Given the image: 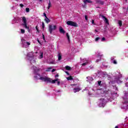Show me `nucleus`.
<instances>
[{"label":"nucleus","mask_w":128,"mask_h":128,"mask_svg":"<svg viewBox=\"0 0 128 128\" xmlns=\"http://www.w3.org/2000/svg\"><path fill=\"white\" fill-rule=\"evenodd\" d=\"M34 78L36 80H40L42 82H50V79L48 77H43L40 76V74H36V76H34Z\"/></svg>","instance_id":"obj_1"},{"label":"nucleus","mask_w":128,"mask_h":128,"mask_svg":"<svg viewBox=\"0 0 128 128\" xmlns=\"http://www.w3.org/2000/svg\"><path fill=\"white\" fill-rule=\"evenodd\" d=\"M56 30V26L53 24L48 25V32H50V34H52L53 30Z\"/></svg>","instance_id":"obj_2"},{"label":"nucleus","mask_w":128,"mask_h":128,"mask_svg":"<svg viewBox=\"0 0 128 128\" xmlns=\"http://www.w3.org/2000/svg\"><path fill=\"white\" fill-rule=\"evenodd\" d=\"M99 106L100 108H104L106 104V100L104 98H101L99 100Z\"/></svg>","instance_id":"obj_3"},{"label":"nucleus","mask_w":128,"mask_h":128,"mask_svg":"<svg viewBox=\"0 0 128 128\" xmlns=\"http://www.w3.org/2000/svg\"><path fill=\"white\" fill-rule=\"evenodd\" d=\"M22 20L23 22L22 26H24L26 30H30V27L28 26V24L26 23V18L24 16L22 17Z\"/></svg>","instance_id":"obj_4"},{"label":"nucleus","mask_w":128,"mask_h":128,"mask_svg":"<svg viewBox=\"0 0 128 128\" xmlns=\"http://www.w3.org/2000/svg\"><path fill=\"white\" fill-rule=\"evenodd\" d=\"M66 24H68V26H75V27L78 26V25L76 24V22L71 21V20L68 21L66 22Z\"/></svg>","instance_id":"obj_5"},{"label":"nucleus","mask_w":128,"mask_h":128,"mask_svg":"<svg viewBox=\"0 0 128 128\" xmlns=\"http://www.w3.org/2000/svg\"><path fill=\"white\" fill-rule=\"evenodd\" d=\"M32 68H33L34 74H36L40 70V68H37L36 66H33Z\"/></svg>","instance_id":"obj_6"},{"label":"nucleus","mask_w":128,"mask_h":128,"mask_svg":"<svg viewBox=\"0 0 128 128\" xmlns=\"http://www.w3.org/2000/svg\"><path fill=\"white\" fill-rule=\"evenodd\" d=\"M48 78L50 79V81H44L45 82H50V84H56V82H58V78H56L54 80H52V78Z\"/></svg>","instance_id":"obj_7"},{"label":"nucleus","mask_w":128,"mask_h":128,"mask_svg":"<svg viewBox=\"0 0 128 128\" xmlns=\"http://www.w3.org/2000/svg\"><path fill=\"white\" fill-rule=\"evenodd\" d=\"M100 16H101V18H102L104 19V22H106V24H109L108 20V18H106V16L104 15L100 14Z\"/></svg>","instance_id":"obj_8"},{"label":"nucleus","mask_w":128,"mask_h":128,"mask_svg":"<svg viewBox=\"0 0 128 128\" xmlns=\"http://www.w3.org/2000/svg\"><path fill=\"white\" fill-rule=\"evenodd\" d=\"M74 92H80V90H82V88H80L79 86L77 88H75L73 89Z\"/></svg>","instance_id":"obj_9"},{"label":"nucleus","mask_w":128,"mask_h":128,"mask_svg":"<svg viewBox=\"0 0 128 128\" xmlns=\"http://www.w3.org/2000/svg\"><path fill=\"white\" fill-rule=\"evenodd\" d=\"M59 32L60 34H66V31L64 30V28H62V26L59 27Z\"/></svg>","instance_id":"obj_10"},{"label":"nucleus","mask_w":128,"mask_h":128,"mask_svg":"<svg viewBox=\"0 0 128 128\" xmlns=\"http://www.w3.org/2000/svg\"><path fill=\"white\" fill-rule=\"evenodd\" d=\"M96 4H102V6H104V2L100 0H96Z\"/></svg>","instance_id":"obj_11"},{"label":"nucleus","mask_w":128,"mask_h":128,"mask_svg":"<svg viewBox=\"0 0 128 128\" xmlns=\"http://www.w3.org/2000/svg\"><path fill=\"white\" fill-rule=\"evenodd\" d=\"M123 104L124 105V106H128V99H126V100H124V102H123Z\"/></svg>","instance_id":"obj_12"},{"label":"nucleus","mask_w":128,"mask_h":128,"mask_svg":"<svg viewBox=\"0 0 128 128\" xmlns=\"http://www.w3.org/2000/svg\"><path fill=\"white\" fill-rule=\"evenodd\" d=\"M44 20L47 24H48V22H50V20L48 17L46 18Z\"/></svg>","instance_id":"obj_13"},{"label":"nucleus","mask_w":128,"mask_h":128,"mask_svg":"<svg viewBox=\"0 0 128 128\" xmlns=\"http://www.w3.org/2000/svg\"><path fill=\"white\" fill-rule=\"evenodd\" d=\"M52 6V2H50V0H49V2L48 4V10H50Z\"/></svg>","instance_id":"obj_14"},{"label":"nucleus","mask_w":128,"mask_h":128,"mask_svg":"<svg viewBox=\"0 0 128 128\" xmlns=\"http://www.w3.org/2000/svg\"><path fill=\"white\" fill-rule=\"evenodd\" d=\"M66 80H72L74 78H72V76H70L66 78Z\"/></svg>","instance_id":"obj_15"},{"label":"nucleus","mask_w":128,"mask_h":128,"mask_svg":"<svg viewBox=\"0 0 128 128\" xmlns=\"http://www.w3.org/2000/svg\"><path fill=\"white\" fill-rule=\"evenodd\" d=\"M65 68L66 70H72V67H70L68 66H66Z\"/></svg>","instance_id":"obj_16"},{"label":"nucleus","mask_w":128,"mask_h":128,"mask_svg":"<svg viewBox=\"0 0 128 128\" xmlns=\"http://www.w3.org/2000/svg\"><path fill=\"white\" fill-rule=\"evenodd\" d=\"M84 4H86V2H88V4H92V2L90 1V0H85L84 1Z\"/></svg>","instance_id":"obj_17"},{"label":"nucleus","mask_w":128,"mask_h":128,"mask_svg":"<svg viewBox=\"0 0 128 128\" xmlns=\"http://www.w3.org/2000/svg\"><path fill=\"white\" fill-rule=\"evenodd\" d=\"M118 24L120 26H122V21L120 20H118Z\"/></svg>","instance_id":"obj_18"},{"label":"nucleus","mask_w":128,"mask_h":128,"mask_svg":"<svg viewBox=\"0 0 128 128\" xmlns=\"http://www.w3.org/2000/svg\"><path fill=\"white\" fill-rule=\"evenodd\" d=\"M58 60H62V54L60 53L58 54Z\"/></svg>","instance_id":"obj_19"},{"label":"nucleus","mask_w":128,"mask_h":128,"mask_svg":"<svg viewBox=\"0 0 128 128\" xmlns=\"http://www.w3.org/2000/svg\"><path fill=\"white\" fill-rule=\"evenodd\" d=\"M52 67H49L47 68V69L46 70V72H50V70H52Z\"/></svg>","instance_id":"obj_20"},{"label":"nucleus","mask_w":128,"mask_h":128,"mask_svg":"<svg viewBox=\"0 0 128 128\" xmlns=\"http://www.w3.org/2000/svg\"><path fill=\"white\" fill-rule=\"evenodd\" d=\"M66 36H67V38L68 40V42H70V35H68V33L66 34Z\"/></svg>","instance_id":"obj_21"},{"label":"nucleus","mask_w":128,"mask_h":128,"mask_svg":"<svg viewBox=\"0 0 128 128\" xmlns=\"http://www.w3.org/2000/svg\"><path fill=\"white\" fill-rule=\"evenodd\" d=\"M40 58H44V53L42 52L40 53Z\"/></svg>","instance_id":"obj_22"},{"label":"nucleus","mask_w":128,"mask_h":128,"mask_svg":"<svg viewBox=\"0 0 128 128\" xmlns=\"http://www.w3.org/2000/svg\"><path fill=\"white\" fill-rule=\"evenodd\" d=\"M26 12H30V8H26Z\"/></svg>","instance_id":"obj_23"},{"label":"nucleus","mask_w":128,"mask_h":128,"mask_svg":"<svg viewBox=\"0 0 128 128\" xmlns=\"http://www.w3.org/2000/svg\"><path fill=\"white\" fill-rule=\"evenodd\" d=\"M21 32L22 34H24L26 32V30H24V29H21Z\"/></svg>","instance_id":"obj_24"},{"label":"nucleus","mask_w":128,"mask_h":128,"mask_svg":"<svg viewBox=\"0 0 128 128\" xmlns=\"http://www.w3.org/2000/svg\"><path fill=\"white\" fill-rule=\"evenodd\" d=\"M102 84V80L98 81V86H101Z\"/></svg>","instance_id":"obj_25"},{"label":"nucleus","mask_w":128,"mask_h":128,"mask_svg":"<svg viewBox=\"0 0 128 128\" xmlns=\"http://www.w3.org/2000/svg\"><path fill=\"white\" fill-rule=\"evenodd\" d=\"M44 22H42V28H44Z\"/></svg>","instance_id":"obj_26"},{"label":"nucleus","mask_w":128,"mask_h":128,"mask_svg":"<svg viewBox=\"0 0 128 128\" xmlns=\"http://www.w3.org/2000/svg\"><path fill=\"white\" fill-rule=\"evenodd\" d=\"M99 40H100V38H96L95 40L96 42H98Z\"/></svg>","instance_id":"obj_27"},{"label":"nucleus","mask_w":128,"mask_h":128,"mask_svg":"<svg viewBox=\"0 0 128 128\" xmlns=\"http://www.w3.org/2000/svg\"><path fill=\"white\" fill-rule=\"evenodd\" d=\"M113 64H118V62H116V60H114Z\"/></svg>","instance_id":"obj_28"},{"label":"nucleus","mask_w":128,"mask_h":128,"mask_svg":"<svg viewBox=\"0 0 128 128\" xmlns=\"http://www.w3.org/2000/svg\"><path fill=\"white\" fill-rule=\"evenodd\" d=\"M36 30H37L38 32H40V30H38V26H36Z\"/></svg>","instance_id":"obj_29"},{"label":"nucleus","mask_w":128,"mask_h":128,"mask_svg":"<svg viewBox=\"0 0 128 128\" xmlns=\"http://www.w3.org/2000/svg\"><path fill=\"white\" fill-rule=\"evenodd\" d=\"M37 41H38V44H40L42 46V42H40V41L38 38L37 39Z\"/></svg>","instance_id":"obj_30"},{"label":"nucleus","mask_w":128,"mask_h":128,"mask_svg":"<svg viewBox=\"0 0 128 128\" xmlns=\"http://www.w3.org/2000/svg\"><path fill=\"white\" fill-rule=\"evenodd\" d=\"M20 8H24V4H20Z\"/></svg>","instance_id":"obj_31"},{"label":"nucleus","mask_w":128,"mask_h":128,"mask_svg":"<svg viewBox=\"0 0 128 128\" xmlns=\"http://www.w3.org/2000/svg\"><path fill=\"white\" fill-rule=\"evenodd\" d=\"M42 38H43L44 40H46V38H44V34H42Z\"/></svg>","instance_id":"obj_32"},{"label":"nucleus","mask_w":128,"mask_h":128,"mask_svg":"<svg viewBox=\"0 0 128 128\" xmlns=\"http://www.w3.org/2000/svg\"><path fill=\"white\" fill-rule=\"evenodd\" d=\"M102 42H104V40H106V38H104V37H103L102 38Z\"/></svg>","instance_id":"obj_33"},{"label":"nucleus","mask_w":128,"mask_h":128,"mask_svg":"<svg viewBox=\"0 0 128 128\" xmlns=\"http://www.w3.org/2000/svg\"><path fill=\"white\" fill-rule=\"evenodd\" d=\"M43 14H44V16H45V18H48V16H46V14L45 12H44Z\"/></svg>","instance_id":"obj_34"},{"label":"nucleus","mask_w":128,"mask_h":128,"mask_svg":"<svg viewBox=\"0 0 128 128\" xmlns=\"http://www.w3.org/2000/svg\"><path fill=\"white\" fill-rule=\"evenodd\" d=\"M85 20H88V16L86 15L85 16Z\"/></svg>","instance_id":"obj_35"},{"label":"nucleus","mask_w":128,"mask_h":128,"mask_svg":"<svg viewBox=\"0 0 128 128\" xmlns=\"http://www.w3.org/2000/svg\"><path fill=\"white\" fill-rule=\"evenodd\" d=\"M65 72H66V74H68V76H70V73H68V71H66Z\"/></svg>","instance_id":"obj_36"},{"label":"nucleus","mask_w":128,"mask_h":128,"mask_svg":"<svg viewBox=\"0 0 128 128\" xmlns=\"http://www.w3.org/2000/svg\"><path fill=\"white\" fill-rule=\"evenodd\" d=\"M100 60H101V59H100V60L98 59V60H96V62H100Z\"/></svg>","instance_id":"obj_37"},{"label":"nucleus","mask_w":128,"mask_h":128,"mask_svg":"<svg viewBox=\"0 0 128 128\" xmlns=\"http://www.w3.org/2000/svg\"><path fill=\"white\" fill-rule=\"evenodd\" d=\"M26 44H27L28 46H30V43L29 42H26Z\"/></svg>","instance_id":"obj_38"},{"label":"nucleus","mask_w":128,"mask_h":128,"mask_svg":"<svg viewBox=\"0 0 128 128\" xmlns=\"http://www.w3.org/2000/svg\"><path fill=\"white\" fill-rule=\"evenodd\" d=\"M56 72V69H52V72Z\"/></svg>","instance_id":"obj_39"},{"label":"nucleus","mask_w":128,"mask_h":128,"mask_svg":"<svg viewBox=\"0 0 128 128\" xmlns=\"http://www.w3.org/2000/svg\"><path fill=\"white\" fill-rule=\"evenodd\" d=\"M59 76H58V74H56V76H55V78H58Z\"/></svg>","instance_id":"obj_40"},{"label":"nucleus","mask_w":128,"mask_h":128,"mask_svg":"<svg viewBox=\"0 0 128 128\" xmlns=\"http://www.w3.org/2000/svg\"><path fill=\"white\" fill-rule=\"evenodd\" d=\"M92 24H94V20H92Z\"/></svg>","instance_id":"obj_41"},{"label":"nucleus","mask_w":128,"mask_h":128,"mask_svg":"<svg viewBox=\"0 0 128 128\" xmlns=\"http://www.w3.org/2000/svg\"><path fill=\"white\" fill-rule=\"evenodd\" d=\"M86 63L82 64V66H86Z\"/></svg>","instance_id":"obj_42"},{"label":"nucleus","mask_w":128,"mask_h":128,"mask_svg":"<svg viewBox=\"0 0 128 128\" xmlns=\"http://www.w3.org/2000/svg\"><path fill=\"white\" fill-rule=\"evenodd\" d=\"M60 81L58 82V86H60Z\"/></svg>","instance_id":"obj_43"},{"label":"nucleus","mask_w":128,"mask_h":128,"mask_svg":"<svg viewBox=\"0 0 128 128\" xmlns=\"http://www.w3.org/2000/svg\"><path fill=\"white\" fill-rule=\"evenodd\" d=\"M115 128H118V126H116Z\"/></svg>","instance_id":"obj_44"},{"label":"nucleus","mask_w":128,"mask_h":128,"mask_svg":"<svg viewBox=\"0 0 128 128\" xmlns=\"http://www.w3.org/2000/svg\"><path fill=\"white\" fill-rule=\"evenodd\" d=\"M95 32H98V30H95Z\"/></svg>","instance_id":"obj_45"},{"label":"nucleus","mask_w":128,"mask_h":128,"mask_svg":"<svg viewBox=\"0 0 128 128\" xmlns=\"http://www.w3.org/2000/svg\"><path fill=\"white\" fill-rule=\"evenodd\" d=\"M72 86H76V84H72Z\"/></svg>","instance_id":"obj_46"},{"label":"nucleus","mask_w":128,"mask_h":128,"mask_svg":"<svg viewBox=\"0 0 128 128\" xmlns=\"http://www.w3.org/2000/svg\"><path fill=\"white\" fill-rule=\"evenodd\" d=\"M40 0V2H42V0Z\"/></svg>","instance_id":"obj_47"}]
</instances>
